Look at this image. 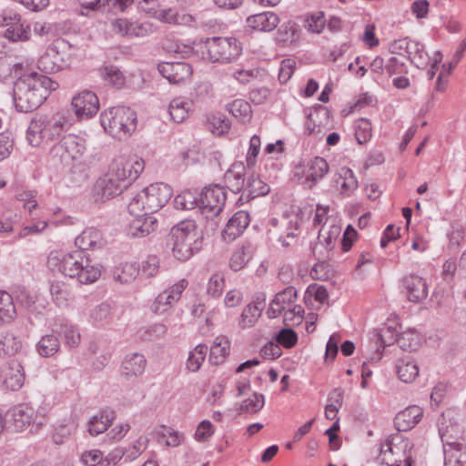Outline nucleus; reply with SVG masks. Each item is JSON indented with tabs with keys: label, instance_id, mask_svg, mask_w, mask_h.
<instances>
[{
	"label": "nucleus",
	"instance_id": "58",
	"mask_svg": "<svg viewBox=\"0 0 466 466\" xmlns=\"http://www.w3.org/2000/svg\"><path fill=\"white\" fill-rule=\"evenodd\" d=\"M326 25V19L322 12H318L309 15L306 19V27L309 31L319 34L322 32Z\"/></svg>",
	"mask_w": 466,
	"mask_h": 466
},
{
	"label": "nucleus",
	"instance_id": "51",
	"mask_svg": "<svg viewBox=\"0 0 466 466\" xmlns=\"http://www.w3.org/2000/svg\"><path fill=\"white\" fill-rule=\"evenodd\" d=\"M147 201L146 197L140 191L137 193L133 199L128 204V212L131 216H138V215H145V216H152L153 212H147Z\"/></svg>",
	"mask_w": 466,
	"mask_h": 466
},
{
	"label": "nucleus",
	"instance_id": "28",
	"mask_svg": "<svg viewBox=\"0 0 466 466\" xmlns=\"http://www.w3.org/2000/svg\"><path fill=\"white\" fill-rule=\"evenodd\" d=\"M75 245L79 251L100 248L104 245L103 235L96 228H87L75 239Z\"/></svg>",
	"mask_w": 466,
	"mask_h": 466
},
{
	"label": "nucleus",
	"instance_id": "8",
	"mask_svg": "<svg viewBox=\"0 0 466 466\" xmlns=\"http://www.w3.org/2000/svg\"><path fill=\"white\" fill-rule=\"evenodd\" d=\"M144 167V160L137 156H119L112 160L108 169L111 176H116V180L128 187L138 177Z\"/></svg>",
	"mask_w": 466,
	"mask_h": 466
},
{
	"label": "nucleus",
	"instance_id": "37",
	"mask_svg": "<svg viewBox=\"0 0 466 466\" xmlns=\"http://www.w3.org/2000/svg\"><path fill=\"white\" fill-rule=\"evenodd\" d=\"M4 35L12 42L27 41L30 38V26L18 20L8 25Z\"/></svg>",
	"mask_w": 466,
	"mask_h": 466
},
{
	"label": "nucleus",
	"instance_id": "35",
	"mask_svg": "<svg viewBox=\"0 0 466 466\" xmlns=\"http://www.w3.org/2000/svg\"><path fill=\"white\" fill-rule=\"evenodd\" d=\"M115 419V412L111 410H104L99 415L94 416L89 420V432L91 435L103 433L110 426Z\"/></svg>",
	"mask_w": 466,
	"mask_h": 466
},
{
	"label": "nucleus",
	"instance_id": "13",
	"mask_svg": "<svg viewBox=\"0 0 466 466\" xmlns=\"http://www.w3.org/2000/svg\"><path fill=\"white\" fill-rule=\"evenodd\" d=\"M116 176H111L110 170L99 177L95 186L96 199L106 201L121 194L127 187Z\"/></svg>",
	"mask_w": 466,
	"mask_h": 466
},
{
	"label": "nucleus",
	"instance_id": "36",
	"mask_svg": "<svg viewBox=\"0 0 466 466\" xmlns=\"http://www.w3.org/2000/svg\"><path fill=\"white\" fill-rule=\"evenodd\" d=\"M191 103L182 97H176L168 106V112L171 119L176 123L183 122L187 116L190 110Z\"/></svg>",
	"mask_w": 466,
	"mask_h": 466
},
{
	"label": "nucleus",
	"instance_id": "54",
	"mask_svg": "<svg viewBox=\"0 0 466 466\" xmlns=\"http://www.w3.org/2000/svg\"><path fill=\"white\" fill-rule=\"evenodd\" d=\"M159 437L165 440L167 446L177 447L184 439L183 434L175 431L173 428L168 426H161V431L158 432Z\"/></svg>",
	"mask_w": 466,
	"mask_h": 466
},
{
	"label": "nucleus",
	"instance_id": "32",
	"mask_svg": "<svg viewBox=\"0 0 466 466\" xmlns=\"http://www.w3.org/2000/svg\"><path fill=\"white\" fill-rule=\"evenodd\" d=\"M396 372L401 381L410 383L418 377L419 368L416 361L407 356L397 360Z\"/></svg>",
	"mask_w": 466,
	"mask_h": 466
},
{
	"label": "nucleus",
	"instance_id": "21",
	"mask_svg": "<svg viewBox=\"0 0 466 466\" xmlns=\"http://www.w3.org/2000/svg\"><path fill=\"white\" fill-rule=\"evenodd\" d=\"M403 285L408 293V299L412 302H420L428 296V286L424 279L410 274L403 279Z\"/></svg>",
	"mask_w": 466,
	"mask_h": 466
},
{
	"label": "nucleus",
	"instance_id": "7",
	"mask_svg": "<svg viewBox=\"0 0 466 466\" xmlns=\"http://www.w3.org/2000/svg\"><path fill=\"white\" fill-rule=\"evenodd\" d=\"M6 416L15 431H22L31 427V432H36L46 423V418L38 414L35 409L27 404H19L11 408Z\"/></svg>",
	"mask_w": 466,
	"mask_h": 466
},
{
	"label": "nucleus",
	"instance_id": "42",
	"mask_svg": "<svg viewBox=\"0 0 466 466\" xmlns=\"http://www.w3.org/2000/svg\"><path fill=\"white\" fill-rule=\"evenodd\" d=\"M21 348V340L13 334L6 333L0 336V356H14Z\"/></svg>",
	"mask_w": 466,
	"mask_h": 466
},
{
	"label": "nucleus",
	"instance_id": "52",
	"mask_svg": "<svg viewBox=\"0 0 466 466\" xmlns=\"http://www.w3.org/2000/svg\"><path fill=\"white\" fill-rule=\"evenodd\" d=\"M50 293L54 301L58 306L66 304L69 297V290L66 285L61 281H54L51 283Z\"/></svg>",
	"mask_w": 466,
	"mask_h": 466
},
{
	"label": "nucleus",
	"instance_id": "18",
	"mask_svg": "<svg viewBox=\"0 0 466 466\" xmlns=\"http://www.w3.org/2000/svg\"><path fill=\"white\" fill-rule=\"evenodd\" d=\"M4 386L11 390H18L25 382V372L21 363L12 360L5 363L0 371Z\"/></svg>",
	"mask_w": 466,
	"mask_h": 466
},
{
	"label": "nucleus",
	"instance_id": "34",
	"mask_svg": "<svg viewBox=\"0 0 466 466\" xmlns=\"http://www.w3.org/2000/svg\"><path fill=\"white\" fill-rule=\"evenodd\" d=\"M114 318V309L107 302H102L95 306L89 313V319L94 324L105 326L109 324Z\"/></svg>",
	"mask_w": 466,
	"mask_h": 466
},
{
	"label": "nucleus",
	"instance_id": "46",
	"mask_svg": "<svg viewBox=\"0 0 466 466\" xmlns=\"http://www.w3.org/2000/svg\"><path fill=\"white\" fill-rule=\"evenodd\" d=\"M36 347L41 356L51 357L58 351L60 342L55 335H46L42 337Z\"/></svg>",
	"mask_w": 466,
	"mask_h": 466
},
{
	"label": "nucleus",
	"instance_id": "56",
	"mask_svg": "<svg viewBox=\"0 0 466 466\" xmlns=\"http://www.w3.org/2000/svg\"><path fill=\"white\" fill-rule=\"evenodd\" d=\"M264 406V396L254 393L252 398L243 400L240 406L241 412L257 413Z\"/></svg>",
	"mask_w": 466,
	"mask_h": 466
},
{
	"label": "nucleus",
	"instance_id": "41",
	"mask_svg": "<svg viewBox=\"0 0 466 466\" xmlns=\"http://www.w3.org/2000/svg\"><path fill=\"white\" fill-rule=\"evenodd\" d=\"M299 36V27L294 22L284 23L278 29L276 40L278 43L287 46L296 41Z\"/></svg>",
	"mask_w": 466,
	"mask_h": 466
},
{
	"label": "nucleus",
	"instance_id": "61",
	"mask_svg": "<svg viewBox=\"0 0 466 466\" xmlns=\"http://www.w3.org/2000/svg\"><path fill=\"white\" fill-rule=\"evenodd\" d=\"M224 287V276L221 273L213 274L208 283L207 291L212 297H218L221 294Z\"/></svg>",
	"mask_w": 466,
	"mask_h": 466
},
{
	"label": "nucleus",
	"instance_id": "2",
	"mask_svg": "<svg viewBox=\"0 0 466 466\" xmlns=\"http://www.w3.org/2000/svg\"><path fill=\"white\" fill-rule=\"evenodd\" d=\"M167 245L174 258L186 261L202 248L203 234L198 230L195 220L185 219L171 228Z\"/></svg>",
	"mask_w": 466,
	"mask_h": 466
},
{
	"label": "nucleus",
	"instance_id": "49",
	"mask_svg": "<svg viewBox=\"0 0 466 466\" xmlns=\"http://www.w3.org/2000/svg\"><path fill=\"white\" fill-rule=\"evenodd\" d=\"M269 186L262 181L258 176L252 175L247 183L245 191L248 192V197L254 198L258 196H265L269 192Z\"/></svg>",
	"mask_w": 466,
	"mask_h": 466
},
{
	"label": "nucleus",
	"instance_id": "64",
	"mask_svg": "<svg viewBox=\"0 0 466 466\" xmlns=\"http://www.w3.org/2000/svg\"><path fill=\"white\" fill-rule=\"evenodd\" d=\"M174 303L175 301H171L169 294L165 290L156 298L152 309L156 313H164Z\"/></svg>",
	"mask_w": 466,
	"mask_h": 466
},
{
	"label": "nucleus",
	"instance_id": "47",
	"mask_svg": "<svg viewBox=\"0 0 466 466\" xmlns=\"http://www.w3.org/2000/svg\"><path fill=\"white\" fill-rule=\"evenodd\" d=\"M208 352V346L205 344H198L190 351L187 360V369L192 372L198 371L206 357Z\"/></svg>",
	"mask_w": 466,
	"mask_h": 466
},
{
	"label": "nucleus",
	"instance_id": "12",
	"mask_svg": "<svg viewBox=\"0 0 466 466\" xmlns=\"http://www.w3.org/2000/svg\"><path fill=\"white\" fill-rule=\"evenodd\" d=\"M146 197L147 212H157L170 199L171 187L164 183L151 184L141 190Z\"/></svg>",
	"mask_w": 466,
	"mask_h": 466
},
{
	"label": "nucleus",
	"instance_id": "63",
	"mask_svg": "<svg viewBox=\"0 0 466 466\" xmlns=\"http://www.w3.org/2000/svg\"><path fill=\"white\" fill-rule=\"evenodd\" d=\"M105 79L116 88L121 87L125 83V77L120 70L113 66L106 67Z\"/></svg>",
	"mask_w": 466,
	"mask_h": 466
},
{
	"label": "nucleus",
	"instance_id": "9",
	"mask_svg": "<svg viewBox=\"0 0 466 466\" xmlns=\"http://www.w3.org/2000/svg\"><path fill=\"white\" fill-rule=\"evenodd\" d=\"M64 40L53 42L39 57L37 68L46 74H54L67 68L70 66V56L62 49L65 47Z\"/></svg>",
	"mask_w": 466,
	"mask_h": 466
},
{
	"label": "nucleus",
	"instance_id": "31",
	"mask_svg": "<svg viewBox=\"0 0 466 466\" xmlns=\"http://www.w3.org/2000/svg\"><path fill=\"white\" fill-rule=\"evenodd\" d=\"M296 298L297 290L291 286L277 293L268 310V317L276 318L278 314L285 309V305L292 303Z\"/></svg>",
	"mask_w": 466,
	"mask_h": 466
},
{
	"label": "nucleus",
	"instance_id": "17",
	"mask_svg": "<svg viewBox=\"0 0 466 466\" xmlns=\"http://www.w3.org/2000/svg\"><path fill=\"white\" fill-rule=\"evenodd\" d=\"M158 72L172 84H179L190 77L192 67L185 62H163L157 66Z\"/></svg>",
	"mask_w": 466,
	"mask_h": 466
},
{
	"label": "nucleus",
	"instance_id": "48",
	"mask_svg": "<svg viewBox=\"0 0 466 466\" xmlns=\"http://www.w3.org/2000/svg\"><path fill=\"white\" fill-rule=\"evenodd\" d=\"M229 113L242 122L248 121L251 117V106L243 99H236L228 105Z\"/></svg>",
	"mask_w": 466,
	"mask_h": 466
},
{
	"label": "nucleus",
	"instance_id": "53",
	"mask_svg": "<svg viewBox=\"0 0 466 466\" xmlns=\"http://www.w3.org/2000/svg\"><path fill=\"white\" fill-rule=\"evenodd\" d=\"M167 331V328L161 323H156L139 330V338L144 340H152L162 338Z\"/></svg>",
	"mask_w": 466,
	"mask_h": 466
},
{
	"label": "nucleus",
	"instance_id": "1",
	"mask_svg": "<svg viewBox=\"0 0 466 466\" xmlns=\"http://www.w3.org/2000/svg\"><path fill=\"white\" fill-rule=\"evenodd\" d=\"M57 87L58 84L49 76L35 71L20 76L13 89L15 109L21 113L35 110Z\"/></svg>",
	"mask_w": 466,
	"mask_h": 466
},
{
	"label": "nucleus",
	"instance_id": "10",
	"mask_svg": "<svg viewBox=\"0 0 466 466\" xmlns=\"http://www.w3.org/2000/svg\"><path fill=\"white\" fill-rule=\"evenodd\" d=\"M86 151L85 140L76 135L68 134L51 148L50 154L60 162L69 165L82 158Z\"/></svg>",
	"mask_w": 466,
	"mask_h": 466
},
{
	"label": "nucleus",
	"instance_id": "33",
	"mask_svg": "<svg viewBox=\"0 0 466 466\" xmlns=\"http://www.w3.org/2000/svg\"><path fill=\"white\" fill-rule=\"evenodd\" d=\"M55 331L64 337L66 344L70 348H76L79 345L81 336L78 329L67 320L61 319L56 323Z\"/></svg>",
	"mask_w": 466,
	"mask_h": 466
},
{
	"label": "nucleus",
	"instance_id": "19",
	"mask_svg": "<svg viewBox=\"0 0 466 466\" xmlns=\"http://www.w3.org/2000/svg\"><path fill=\"white\" fill-rule=\"evenodd\" d=\"M423 410L417 405H411L397 413L394 425L398 431H407L414 428L421 420Z\"/></svg>",
	"mask_w": 466,
	"mask_h": 466
},
{
	"label": "nucleus",
	"instance_id": "60",
	"mask_svg": "<svg viewBox=\"0 0 466 466\" xmlns=\"http://www.w3.org/2000/svg\"><path fill=\"white\" fill-rule=\"evenodd\" d=\"M413 444L409 441L405 440L401 441V449L403 450V459H399L390 466H413L414 460L412 459L411 451Z\"/></svg>",
	"mask_w": 466,
	"mask_h": 466
},
{
	"label": "nucleus",
	"instance_id": "22",
	"mask_svg": "<svg viewBox=\"0 0 466 466\" xmlns=\"http://www.w3.org/2000/svg\"><path fill=\"white\" fill-rule=\"evenodd\" d=\"M247 26L258 32L273 31L279 23V16L273 12H262L249 15L247 20Z\"/></svg>",
	"mask_w": 466,
	"mask_h": 466
},
{
	"label": "nucleus",
	"instance_id": "62",
	"mask_svg": "<svg viewBox=\"0 0 466 466\" xmlns=\"http://www.w3.org/2000/svg\"><path fill=\"white\" fill-rule=\"evenodd\" d=\"M297 339V334L291 329H283L276 336L277 342L287 349L293 347L296 344Z\"/></svg>",
	"mask_w": 466,
	"mask_h": 466
},
{
	"label": "nucleus",
	"instance_id": "57",
	"mask_svg": "<svg viewBox=\"0 0 466 466\" xmlns=\"http://www.w3.org/2000/svg\"><path fill=\"white\" fill-rule=\"evenodd\" d=\"M355 137L359 144H365L371 137V123L367 118H360L356 126Z\"/></svg>",
	"mask_w": 466,
	"mask_h": 466
},
{
	"label": "nucleus",
	"instance_id": "43",
	"mask_svg": "<svg viewBox=\"0 0 466 466\" xmlns=\"http://www.w3.org/2000/svg\"><path fill=\"white\" fill-rule=\"evenodd\" d=\"M253 256V248L250 244L244 245L240 249L236 250L230 258V268L238 271L251 259Z\"/></svg>",
	"mask_w": 466,
	"mask_h": 466
},
{
	"label": "nucleus",
	"instance_id": "40",
	"mask_svg": "<svg viewBox=\"0 0 466 466\" xmlns=\"http://www.w3.org/2000/svg\"><path fill=\"white\" fill-rule=\"evenodd\" d=\"M140 272L139 266L136 262H125L116 268L114 278L123 284L136 279Z\"/></svg>",
	"mask_w": 466,
	"mask_h": 466
},
{
	"label": "nucleus",
	"instance_id": "5",
	"mask_svg": "<svg viewBox=\"0 0 466 466\" xmlns=\"http://www.w3.org/2000/svg\"><path fill=\"white\" fill-rule=\"evenodd\" d=\"M100 122L106 132L123 140L136 130L137 114L128 106H113L101 114Z\"/></svg>",
	"mask_w": 466,
	"mask_h": 466
},
{
	"label": "nucleus",
	"instance_id": "3",
	"mask_svg": "<svg viewBox=\"0 0 466 466\" xmlns=\"http://www.w3.org/2000/svg\"><path fill=\"white\" fill-rule=\"evenodd\" d=\"M49 263L58 266L59 271L66 277L76 278L82 284L93 283L101 275L100 267L91 264L90 259L84 252L79 250L62 255L61 257L57 252L51 253Z\"/></svg>",
	"mask_w": 466,
	"mask_h": 466
},
{
	"label": "nucleus",
	"instance_id": "4",
	"mask_svg": "<svg viewBox=\"0 0 466 466\" xmlns=\"http://www.w3.org/2000/svg\"><path fill=\"white\" fill-rule=\"evenodd\" d=\"M196 52L210 63H230L238 57L242 47L235 37L213 36L200 39Z\"/></svg>",
	"mask_w": 466,
	"mask_h": 466
},
{
	"label": "nucleus",
	"instance_id": "59",
	"mask_svg": "<svg viewBox=\"0 0 466 466\" xmlns=\"http://www.w3.org/2000/svg\"><path fill=\"white\" fill-rule=\"evenodd\" d=\"M174 206L177 209L190 210L198 206V200L190 192H184L175 198Z\"/></svg>",
	"mask_w": 466,
	"mask_h": 466
},
{
	"label": "nucleus",
	"instance_id": "29",
	"mask_svg": "<svg viewBox=\"0 0 466 466\" xmlns=\"http://www.w3.org/2000/svg\"><path fill=\"white\" fill-rule=\"evenodd\" d=\"M246 168L242 163H235L224 175L226 187L234 194L239 193L245 186Z\"/></svg>",
	"mask_w": 466,
	"mask_h": 466
},
{
	"label": "nucleus",
	"instance_id": "25",
	"mask_svg": "<svg viewBox=\"0 0 466 466\" xmlns=\"http://www.w3.org/2000/svg\"><path fill=\"white\" fill-rule=\"evenodd\" d=\"M332 186L340 195L349 197L358 187V181L351 169L342 167L339 172L333 177Z\"/></svg>",
	"mask_w": 466,
	"mask_h": 466
},
{
	"label": "nucleus",
	"instance_id": "11",
	"mask_svg": "<svg viewBox=\"0 0 466 466\" xmlns=\"http://www.w3.org/2000/svg\"><path fill=\"white\" fill-rule=\"evenodd\" d=\"M226 198L224 188L218 185L205 187L201 192L198 207L206 218H211L214 226H218V221L214 218L222 211Z\"/></svg>",
	"mask_w": 466,
	"mask_h": 466
},
{
	"label": "nucleus",
	"instance_id": "38",
	"mask_svg": "<svg viewBox=\"0 0 466 466\" xmlns=\"http://www.w3.org/2000/svg\"><path fill=\"white\" fill-rule=\"evenodd\" d=\"M229 353V341L226 338H217L210 348L209 360L214 365L224 362Z\"/></svg>",
	"mask_w": 466,
	"mask_h": 466
},
{
	"label": "nucleus",
	"instance_id": "6",
	"mask_svg": "<svg viewBox=\"0 0 466 466\" xmlns=\"http://www.w3.org/2000/svg\"><path fill=\"white\" fill-rule=\"evenodd\" d=\"M65 124L66 120L60 116H35L28 126L26 139L33 147L53 141L62 135Z\"/></svg>",
	"mask_w": 466,
	"mask_h": 466
},
{
	"label": "nucleus",
	"instance_id": "50",
	"mask_svg": "<svg viewBox=\"0 0 466 466\" xmlns=\"http://www.w3.org/2000/svg\"><path fill=\"white\" fill-rule=\"evenodd\" d=\"M15 315V307L12 296L5 291H0V319L9 321Z\"/></svg>",
	"mask_w": 466,
	"mask_h": 466
},
{
	"label": "nucleus",
	"instance_id": "14",
	"mask_svg": "<svg viewBox=\"0 0 466 466\" xmlns=\"http://www.w3.org/2000/svg\"><path fill=\"white\" fill-rule=\"evenodd\" d=\"M437 425L443 443V451L449 442H457L460 440L466 441V437L461 434L460 427L455 421L452 412L447 411L442 413L438 420Z\"/></svg>",
	"mask_w": 466,
	"mask_h": 466
},
{
	"label": "nucleus",
	"instance_id": "23",
	"mask_svg": "<svg viewBox=\"0 0 466 466\" xmlns=\"http://www.w3.org/2000/svg\"><path fill=\"white\" fill-rule=\"evenodd\" d=\"M129 222L127 234L133 238H143L156 230L157 218L152 216L138 215L133 216Z\"/></svg>",
	"mask_w": 466,
	"mask_h": 466
},
{
	"label": "nucleus",
	"instance_id": "15",
	"mask_svg": "<svg viewBox=\"0 0 466 466\" xmlns=\"http://www.w3.org/2000/svg\"><path fill=\"white\" fill-rule=\"evenodd\" d=\"M112 25L116 33L127 37H144L155 30L149 22H131L126 18L116 19Z\"/></svg>",
	"mask_w": 466,
	"mask_h": 466
},
{
	"label": "nucleus",
	"instance_id": "30",
	"mask_svg": "<svg viewBox=\"0 0 466 466\" xmlns=\"http://www.w3.org/2000/svg\"><path fill=\"white\" fill-rule=\"evenodd\" d=\"M147 360L141 353H131L126 356L122 362L123 374L127 378H137L143 374Z\"/></svg>",
	"mask_w": 466,
	"mask_h": 466
},
{
	"label": "nucleus",
	"instance_id": "20",
	"mask_svg": "<svg viewBox=\"0 0 466 466\" xmlns=\"http://www.w3.org/2000/svg\"><path fill=\"white\" fill-rule=\"evenodd\" d=\"M250 222L249 214L247 211L239 210L228 221L223 231L225 240L232 241L242 234Z\"/></svg>",
	"mask_w": 466,
	"mask_h": 466
},
{
	"label": "nucleus",
	"instance_id": "44",
	"mask_svg": "<svg viewBox=\"0 0 466 466\" xmlns=\"http://www.w3.org/2000/svg\"><path fill=\"white\" fill-rule=\"evenodd\" d=\"M133 2L134 0H82L81 6L95 11L105 5H113L125 11Z\"/></svg>",
	"mask_w": 466,
	"mask_h": 466
},
{
	"label": "nucleus",
	"instance_id": "55",
	"mask_svg": "<svg viewBox=\"0 0 466 466\" xmlns=\"http://www.w3.org/2000/svg\"><path fill=\"white\" fill-rule=\"evenodd\" d=\"M61 26L56 23L35 22L34 32L40 36H56L61 33Z\"/></svg>",
	"mask_w": 466,
	"mask_h": 466
},
{
	"label": "nucleus",
	"instance_id": "26",
	"mask_svg": "<svg viewBox=\"0 0 466 466\" xmlns=\"http://www.w3.org/2000/svg\"><path fill=\"white\" fill-rule=\"evenodd\" d=\"M443 466H466V441L449 442L444 450Z\"/></svg>",
	"mask_w": 466,
	"mask_h": 466
},
{
	"label": "nucleus",
	"instance_id": "16",
	"mask_svg": "<svg viewBox=\"0 0 466 466\" xmlns=\"http://www.w3.org/2000/svg\"><path fill=\"white\" fill-rule=\"evenodd\" d=\"M72 107L78 117H90L99 109V102L96 95L85 90L72 99Z\"/></svg>",
	"mask_w": 466,
	"mask_h": 466
},
{
	"label": "nucleus",
	"instance_id": "39",
	"mask_svg": "<svg viewBox=\"0 0 466 466\" xmlns=\"http://www.w3.org/2000/svg\"><path fill=\"white\" fill-rule=\"evenodd\" d=\"M407 56L418 68L426 66L430 60L424 46L420 42L412 40L410 41Z\"/></svg>",
	"mask_w": 466,
	"mask_h": 466
},
{
	"label": "nucleus",
	"instance_id": "27",
	"mask_svg": "<svg viewBox=\"0 0 466 466\" xmlns=\"http://www.w3.org/2000/svg\"><path fill=\"white\" fill-rule=\"evenodd\" d=\"M264 308L265 297L263 295L261 298L258 297L255 300L248 303L241 313L239 320L240 328L247 329L253 327L260 318Z\"/></svg>",
	"mask_w": 466,
	"mask_h": 466
},
{
	"label": "nucleus",
	"instance_id": "45",
	"mask_svg": "<svg viewBox=\"0 0 466 466\" xmlns=\"http://www.w3.org/2000/svg\"><path fill=\"white\" fill-rule=\"evenodd\" d=\"M394 341H396L401 350L411 351L419 347L420 337L415 330L408 329L400 334H397V338Z\"/></svg>",
	"mask_w": 466,
	"mask_h": 466
},
{
	"label": "nucleus",
	"instance_id": "24",
	"mask_svg": "<svg viewBox=\"0 0 466 466\" xmlns=\"http://www.w3.org/2000/svg\"><path fill=\"white\" fill-rule=\"evenodd\" d=\"M329 172L328 162L320 157H316L307 162L303 173L305 175V182L309 187L317 184L319 180L324 177Z\"/></svg>",
	"mask_w": 466,
	"mask_h": 466
}]
</instances>
